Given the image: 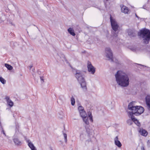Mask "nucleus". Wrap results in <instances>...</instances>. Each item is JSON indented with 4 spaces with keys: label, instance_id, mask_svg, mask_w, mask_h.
<instances>
[{
    "label": "nucleus",
    "instance_id": "obj_16",
    "mask_svg": "<svg viewBox=\"0 0 150 150\" xmlns=\"http://www.w3.org/2000/svg\"><path fill=\"white\" fill-rule=\"evenodd\" d=\"M13 141L16 145L17 146H21L22 143L21 141L17 138H15L13 139Z\"/></svg>",
    "mask_w": 150,
    "mask_h": 150
},
{
    "label": "nucleus",
    "instance_id": "obj_40",
    "mask_svg": "<svg viewBox=\"0 0 150 150\" xmlns=\"http://www.w3.org/2000/svg\"><path fill=\"white\" fill-rule=\"evenodd\" d=\"M65 124H64V125H63V127H64V130H65Z\"/></svg>",
    "mask_w": 150,
    "mask_h": 150
},
{
    "label": "nucleus",
    "instance_id": "obj_3",
    "mask_svg": "<svg viewBox=\"0 0 150 150\" xmlns=\"http://www.w3.org/2000/svg\"><path fill=\"white\" fill-rule=\"evenodd\" d=\"M75 76L80 84L81 87L83 91H86L87 90L86 83L84 78L83 77L82 72L79 70H76Z\"/></svg>",
    "mask_w": 150,
    "mask_h": 150
},
{
    "label": "nucleus",
    "instance_id": "obj_18",
    "mask_svg": "<svg viewBox=\"0 0 150 150\" xmlns=\"http://www.w3.org/2000/svg\"><path fill=\"white\" fill-rule=\"evenodd\" d=\"M67 31L69 33L73 36H74L76 35V34L73 28H69L68 29Z\"/></svg>",
    "mask_w": 150,
    "mask_h": 150
},
{
    "label": "nucleus",
    "instance_id": "obj_36",
    "mask_svg": "<svg viewBox=\"0 0 150 150\" xmlns=\"http://www.w3.org/2000/svg\"><path fill=\"white\" fill-rule=\"evenodd\" d=\"M33 64H31L29 66V67L30 68L29 69L30 70L32 67H33Z\"/></svg>",
    "mask_w": 150,
    "mask_h": 150
},
{
    "label": "nucleus",
    "instance_id": "obj_46",
    "mask_svg": "<svg viewBox=\"0 0 150 150\" xmlns=\"http://www.w3.org/2000/svg\"><path fill=\"white\" fill-rule=\"evenodd\" d=\"M107 1H108L109 0H106Z\"/></svg>",
    "mask_w": 150,
    "mask_h": 150
},
{
    "label": "nucleus",
    "instance_id": "obj_30",
    "mask_svg": "<svg viewBox=\"0 0 150 150\" xmlns=\"http://www.w3.org/2000/svg\"><path fill=\"white\" fill-rule=\"evenodd\" d=\"M141 150H145L144 148V144H142V146H141Z\"/></svg>",
    "mask_w": 150,
    "mask_h": 150
},
{
    "label": "nucleus",
    "instance_id": "obj_42",
    "mask_svg": "<svg viewBox=\"0 0 150 150\" xmlns=\"http://www.w3.org/2000/svg\"><path fill=\"white\" fill-rule=\"evenodd\" d=\"M35 69L34 68V69L33 70V71H35Z\"/></svg>",
    "mask_w": 150,
    "mask_h": 150
},
{
    "label": "nucleus",
    "instance_id": "obj_11",
    "mask_svg": "<svg viewBox=\"0 0 150 150\" xmlns=\"http://www.w3.org/2000/svg\"><path fill=\"white\" fill-rule=\"evenodd\" d=\"M120 7L121 8V11L122 12L124 13H128L129 11V9L127 7L122 5H120Z\"/></svg>",
    "mask_w": 150,
    "mask_h": 150
},
{
    "label": "nucleus",
    "instance_id": "obj_7",
    "mask_svg": "<svg viewBox=\"0 0 150 150\" xmlns=\"http://www.w3.org/2000/svg\"><path fill=\"white\" fill-rule=\"evenodd\" d=\"M87 68L88 71L91 72V73L94 74L96 71V68L91 64L89 62H88Z\"/></svg>",
    "mask_w": 150,
    "mask_h": 150
},
{
    "label": "nucleus",
    "instance_id": "obj_29",
    "mask_svg": "<svg viewBox=\"0 0 150 150\" xmlns=\"http://www.w3.org/2000/svg\"><path fill=\"white\" fill-rule=\"evenodd\" d=\"M147 145L149 147H150V140H148L147 142Z\"/></svg>",
    "mask_w": 150,
    "mask_h": 150
},
{
    "label": "nucleus",
    "instance_id": "obj_45",
    "mask_svg": "<svg viewBox=\"0 0 150 150\" xmlns=\"http://www.w3.org/2000/svg\"><path fill=\"white\" fill-rule=\"evenodd\" d=\"M66 138H67V134H66Z\"/></svg>",
    "mask_w": 150,
    "mask_h": 150
},
{
    "label": "nucleus",
    "instance_id": "obj_22",
    "mask_svg": "<svg viewBox=\"0 0 150 150\" xmlns=\"http://www.w3.org/2000/svg\"><path fill=\"white\" fill-rule=\"evenodd\" d=\"M0 81L3 84H5L6 83V81L2 77H0Z\"/></svg>",
    "mask_w": 150,
    "mask_h": 150
},
{
    "label": "nucleus",
    "instance_id": "obj_13",
    "mask_svg": "<svg viewBox=\"0 0 150 150\" xmlns=\"http://www.w3.org/2000/svg\"><path fill=\"white\" fill-rule=\"evenodd\" d=\"M128 113L129 115L130 116L131 118V120H132L133 122H134L137 120L136 119L134 116H133V115H134V112L133 111H132L131 112L129 111L128 112Z\"/></svg>",
    "mask_w": 150,
    "mask_h": 150
},
{
    "label": "nucleus",
    "instance_id": "obj_44",
    "mask_svg": "<svg viewBox=\"0 0 150 150\" xmlns=\"http://www.w3.org/2000/svg\"><path fill=\"white\" fill-rule=\"evenodd\" d=\"M144 8V6H143V8Z\"/></svg>",
    "mask_w": 150,
    "mask_h": 150
},
{
    "label": "nucleus",
    "instance_id": "obj_25",
    "mask_svg": "<svg viewBox=\"0 0 150 150\" xmlns=\"http://www.w3.org/2000/svg\"><path fill=\"white\" fill-rule=\"evenodd\" d=\"M86 132L88 134V136H90L91 134V132L89 128H86Z\"/></svg>",
    "mask_w": 150,
    "mask_h": 150
},
{
    "label": "nucleus",
    "instance_id": "obj_2",
    "mask_svg": "<svg viewBox=\"0 0 150 150\" xmlns=\"http://www.w3.org/2000/svg\"><path fill=\"white\" fill-rule=\"evenodd\" d=\"M138 36L143 39L144 43L147 44L150 41V30L145 28L140 30L138 33Z\"/></svg>",
    "mask_w": 150,
    "mask_h": 150
},
{
    "label": "nucleus",
    "instance_id": "obj_27",
    "mask_svg": "<svg viewBox=\"0 0 150 150\" xmlns=\"http://www.w3.org/2000/svg\"><path fill=\"white\" fill-rule=\"evenodd\" d=\"M134 122L138 126L140 127L141 126L140 123L137 120L136 121H135Z\"/></svg>",
    "mask_w": 150,
    "mask_h": 150
},
{
    "label": "nucleus",
    "instance_id": "obj_33",
    "mask_svg": "<svg viewBox=\"0 0 150 150\" xmlns=\"http://www.w3.org/2000/svg\"><path fill=\"white\" fill-rule=\"evenodd\" d=\"M89 117V119H90V120L91 122H93V117H92V116H91V117Z\"/></svg>",
    "mask_w": 150,
    "mask_h": 150
},
{
    "label": "nucleus",
    "instance_id": "obj_17",
    "mask_svg": "<svg viewBox=\"0 0 150 150\" xmlns=\"http://www.w3.org/2000/svg\"><path fill=\"white\" fill-rule=\"evenodd\" d=\"M27 142H28V146L31 149V150H34L36 149L35 147L34 146L33 144L30 141V140L27 141Z\"/></svg>",
    "mask_w": 150,
    "mask_h": 150
},
{
    "label": "nucleus",
    "instance_id": "obj_14",
    "mask_svg": "<svg viewBox=\"0 0 150 150\" xmlns=\"http://www.w3.org/2000/svg\"><path fill=\"white\" fill-rule=\"evenodd\" d=\"M81 117L82 118L84 122L87 125L89 124V122L88 121V117H87V115L86 113V115L83 114L80 115Z\"/></svg>",
    "mask_w": 150,
    "mask_h": 150
},
{
    "label": "nucleus",
    "instance_id": "obj_9",
    "mask_svg": "<svg viewBox=\"0 0 150 150\" xmlns=\"http://www.w3.org/2000/svg\"><path fill=\"white\" fill-rule=\"evenodd\" d=\"M78 110L80 114V115H83V114L86 115V113L83 107L81 105L79 106L78 107Z\"/></svg>",
    "mask_w": 150,
    "mask_h": 150
},
{
    "label": "nucleus",
    "instance_id": "obj_38",
    "mask_svg": "<svg viewBox=\"0 0 150 150\" xmlns=\"http://www.w3.org/2000/svg\"><path fill=\"white\" fill-rule=\"evenodd\" d=\"M135 16L136 17H137L138 18V19H139L140 18L137 16V15L136 14H135Z\"/></svg>",
    "mask_w": 150,
    "mask_h": 150
},
{
    "label": "nucleus",
    "instance_id": "obj_41",
    "mask_svg": "<svg viewBox=\"0 0 150 150\" xmlns=\"http://www.w3.org/2000/svg\"><path fill=\"white\" fill-rule=\"evenodd\" d=\"M8 10H9V9H7V10L6 11V12H8Z\"/></svg>",
    "mask_w": 150,
    "mask_h": 150
},
{
    "label": "nucleus",
    "instance_id": "obj_39",
    "mask_svg": "<svg viewBox=\"0 0 150 150\" xmlns=\"http://www.w3.org/2000/svg\"><path fill=\"white\" fill-rule=\"evenodd\" d=\"M137 64L138 65H139L141 67H144V65H141V64Z\"/></svg>",
    "mask_w": 150,
    "mask_h": 150
},
{
    "label": "nucleus",
    "instance_id": "obj_1",
    "mask_svg": "<svg viewBox=\"0 0 150 150\" xmlns=\"http://www.w3.org/2000/svg\"><path fill=\"white\" fill-rule=\"evenodd\" d=\"M117 83L122 87H126L129 84V75L125 73H122L118 71L115 75Z\"/></svg>",
    "mask_w": 150,
    "mask_h": 150
},
{
    "label": "nucleus",
    "instance_id": "obj_31",
    "mask_svg": "<svg viewBox=\"0 0 150 150\" xmlns=\"http://www.w3.org/2000/svg\"><path fill=\"white\" fill-rule=\"evenodd\" d=\"M88 117H90L92 116V115L91 113L90 112H88Z\"/></svg>",
    "mask_w": 150,
    "mask_h": 150
},
{
    "label": "nucleus",
    "instance_id": "obj_26",
    "mask_svg": "<svg viewBox=\"0 0 150 150\" xmlns=\"http://www.w3.org/2000/svg\"><path fill=\"white\" fill-rule=\"evenodd\" d=\"M59 115L60 116H59V117L61 119H62L63 118H64V115H63V113L61 111L59 113Z\"/></svg>",
    "mask_w": 150,
    "mask_h": 150
},
{
    "label": "nucleus",
    "instance_id": "obj_8",
    "mask_svg": "<svg viewBox=\"0 0 150 150\" xmlns=\"http://www.w3.org/2000/svg\"><path fill=\"white\" fill-rule=\"evenodd\" d=\"M145 100L147 108L150 111V95H147L145 97Z\"/></svg>",
    "mask_w": 150,
    "mask_h": 150
},
{
    "label": "nucleus",
    "instance_id": "obj_5",
    "mask_svg": "<svg viewBox=\"0 0 150 150\" xmlns=\"http://www.w3.org/2000/svg\"><path fill=\"white\" fill-rule=\"evenodd\" d=\"M110 20L112 28V32L114 34L113 35L114 37H116L118 35V33L117 32L118 30L119 26L115 19L110 15Z\"/></svg>",
    "mask_w": 150,
    "mask_h": 150
},
{
    "label": "nucleus",
    "instance_id": "obj_10",
    "mask_svg": "<svg viewBox=\"0 0 150 150\" xmlns=\"http://www.w3.org/2000/svg\"><path fill=\"white\" fill-rule=\"evenodd\" d=\"M118 139V136L116 137L114 139L115 144L118 147L120 148L122 146V144Z\"/></svg>",
    "mask_w": 150,
    "mask_h": 150
},
{
    "label": "nucleus",
    "instance_id": "obj_19",
    "mask_svg": "<svg viewBox=\"0 0 150 150\" xmlns=\"http://www.w3.org/2000/svg\"><path fill=\"white\" fill-rule=\"evenodd\" d=\"M139 132L141 134L142 136H146L147 135V132L144 129H142V130H140L139 131Z\"/></svg>",
    "mask_w": 150,
    "mask_h": 150
},
{
    "label": "nucleus",
    "instance_id": "obj_32",
    "mask_svg": "<svg viewBox=\"0 0 150 150\" xmlns=\"http://www.w3.org/2000/svg\"><path fill=\"white\" fill-rule=\"evenodd\" d=\"M62 132L63 133V135H64V139L65 142H66V133H64V131H62Z\"/></svg>",
    "mask_w": 150,
    "mask_h": 150
},
{
    "label": "nucleus",
    "instance_id": "obj_24",
    "mask_svg": "<svg viewBox=\"0 0 150 150\" xmlns=\"http://www.w3.org/2000/svg\"><path fill=\"white\" fill-rule=\"evenodd\" d=\"M127 123L129 125H130L133 124V121L131 119L128 120L127 121Z\"/></svg>",
    "mask_w": 150,
    "mask_h": 150
},
{
    "label": "nucleus",
    "instance_id": "obj_6",
    "mask_svg": "<svg viewBox=\"0 0 150 150\" xmlns=\"http://www.w3.org/2000/svg\"><path fill=\"white\" fill-rule=\"evenodd\" d=\"M105 50L107 58L109 59V60H111L112 62H113V54L110 49V48H106Z\"/></svg>",
    "mask_w": 150,
    "mask_h": 150
},
{
    "label": "nucleus",
    "instance_id": "obj_43",
    "mask_svg": "<svg viewBox=\"0 0 150 150\" xmlns=\"http://www.w3.org/2000/svg\"><path fill=\"white\" fill-rule=\"evenodd\" d=\"M50 149H51V150H53L52 149L51 147H50Z\"/></svg>",
    "mask_w": 150,
    "mask_h": 150
},
{
    "label": "nucleus",
    "instance_id": "obj_28",
    "mask_svg": "<svg viewBox=\"0 0 150 150\" xmlns=\"http://www.w3.org/2000/svg\"><path fill=\"white\" fill-rule=\"evenodd\" d=\"M40 77L41 81H42V82H44V77L43 76H40Z\"/></svg>",
    "mask_w": 150,
    "mask_h": 150
},
{
    "label": "nucleus",
    "instance_id": "obj_37",
    "mask_svg": "<svg viewBox=\"0 0 150 150\" xmlns=\"http://www.w3.org/2000/svg\"><path fill=\"white\" fill-rule=\"evenodd\" d=\"M2 132H3V134H4L5 136H6V134L4 131L3 130H2Z\"/></svg>",
    "mask_w": 150,
    "mask_h": 150
},
{
    "label": "nucleus",
    "instance_id": "obj_20",
    "mask_svg": "<svg viewBox=\"0 0 150 150\" xmlns=\"http://www.w3.org/2000/svg\"><path fill=\"white\" fill-rule=\"evenodd\" d=\"M5 66L8 70L10 71L13 69V67L11 65L8 64H5Z\"/></svg>",
    "mask_w": 150,
    "mask_h": 150
},
{
    "label": "nucleus",
    "instance_id": "obj_4",
    "mask_svg": "<svg viewBox=\"0 0 150 150\" xmlns=\"http://www.w3.org/2000/svg\"><path fill=\"white\" fill-rule=\"evenodd\" d=\"M134 102L132 101L129 104L128 106V109L134 112V115L136 116H139L144 112V108L141 106H134Z\"/></svg>",
    "mask_w": 150,
    "mask_h": 150
},
{
    "label": "nucleus",
    "instance_id": "obj_12",
    "mask_svg": "<svg viewBox=\"0 0 150 150\" xmlns=\"http://www.w3.org/2000/svg\"><path fill=\"white\" fill-rule=\"evenodd\" d=\"M5 99H6L8 105L10 107H12L13 105V103L10 99L9 97L6 96Z\"/></svg>",
    "mask_w": 150,
    "mask_h": 150
},
{
    "label": "nucleus",
    "instance_id": "obj_21",
    "mask_svg": "<svg viewBox=\"0 0 150 150\" xmlns=\"http://www.w3.org/2000/svg\"><path fill=\"white\" fill-rule=\"evenodd\" d=\"M71 105L73 106L75 104V100L73 96H72L71 99Z\"/></svg>",
    "mask_w": 150,
    "mask_h": 150
},
{
    "label": "nucleus",
    "instance_id": "obj_23",
    "mask_svg": "<svg viewBox=\"0 0 150 150\" xmlns=\"http://www.w3.org/2000/svg\"><path fill=\"white\" fill-rule=\"evenodd\" d=\"M16 129H15L16 132V133H17V132L18 133L19 132V126L18 125V123H17H17H16Z\"/></svg>",
    "mask_w": 150,
    "mask_h": 150
},
{
    "label": "nucleus",
    "instance_id": "obj_35",
    "mask_svg": "<svg viewBox=\"0 0 150 150\" xmlns=\"http://www.w3.org/2000/svg\"><path fill=\"white\" fill-rule=\"evenodd\" d=\"M37 73L39 74H41V72L39 71V70H38L37 71Z\"/></svg>",
    "mask_w": 150,
    "mask_h": 150
},
{
    "label": "nucleus",
    "instance_id": "obj_34",
    "mask_svg": "<svg viewBox=\"0 0 150 150\" xmlns=\"http://www.w3.org/2000/svg\"><path fill=\"white\" fill-rule=\"evenodd\" d=\"M66 63L68 64V65L69 66H70V67L72 68V69H73V67H72L71 66V65L70 64V63L68 62H66Z\"/></svg>",
    "mask_w": 150,
    "mask_h": 150
},
{
    "label": "nucleus",
    "instance_id": "obj_15",
    "mask_svg": "<svg viewBox=\"0 0 150 150\" xmlns=\"http://www.w3.org/2000/svg\"><path fill=\"white\" fill-rule=\"evenodd\" d=\"M128 35L130 37H135L136 36V35L134 31L132 30H129L127 31Z\"/></svg>",
    "mask_w": 150,
    "mask_h": 150
}]
</instances>
